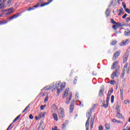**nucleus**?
Instances as JSON below:
<instances>
[{"mask_svg":"<svg viewBox=\"0 0 130 130\" xmlns=\"http://www.w3.org/2000/svg\"><path fill=\"white\" fill-rule=\"evenodd\" d=\"M116 25H117V27H121V23L118 22H116Z\"/></svg>","mask_w":130,"mask_h":130,"instance_id":"obj_31","label":"nucleus"},{"mask_svg":"<svg viewBox=\"0 0 130 130\" xmlns=\"http://www.w3.org/2000/svg\"><path fill=\"white\" fill-rule=\"evenodd\" d=\"M52 108L54 109V110H56L57 108H56V106L55 105H53Z\"/></svg>","mask_w":130,"mask_h":130,"instance_id":"obj_43","label":"nucleus"},{"mask_svg":"<svg viewBox=\"0 0 130 130\" xmlns=\"http://www.w3.org/2000/svg\"><path fill=\"white\" fill-rule=\"evenodd\" d=\"M21 16V14L20 13H16L14 14L12 16L9 18V21H11L12 20H14V19H17V18H18V17H20Z\"/></svg>","mask_w":130,"mask_h":130,"instance_id":"obj_4","label":"nucleus"},{"mask_svg":"<svg viewBox=\"0 0 130 130\" xmlns=\"http://www.w3.org/2000/svg\"><path fill=\"white\" fill-rule=\"evenodd\" d=\"M116 116L118 118H122V114L119 112L116 113Z\"/></svg>","mask_w":130,"mask_h":130,"instance_id":"obj_21","label":"nucleus"},{"mask_svg":"<svg viewBox=\"0 0 130 130\" xmlns=\"http://www.w3.org/2000/svg\"><path fill=\"white\" fill-rule=\"evenodd\" d=\"M125 36H130V33L124 34Z\"/></svg>","mask_w":130,"mask_h":130,"instance_id":"obj_58","label":"nucleus"},{"mask_svg":"<svg viewBox=\"0 0 130 130\" xmlns=\"http://www.w3.org/2000/svg\"><path fill=\"white\" fill-rule=\"evenodd\" d=\"M77 81H78V77H76L74 80L73 83L74 85H76V84H77Z\"/></svg>","mask_w":130,"mask_h":130,"instance_id":"obj_30","label":"nucleus"},{"mask_svg":"<svg viewBox=\"0 0 130 130\" xmlns=\"http://www.w3.org/2000/svg\"><path fill=\"white\" fill-rule=\"evenodd\" d=\"M128 44V40H123L120 44V46H125V45Z\"/></svg>","mask_w":130,"mask_h":130,"instance_id":"obj_9","label":"nucleus"},{"mask_svg":"<svg viewBox=\"0 0 130 130\" xmlns=\"http://www.w3.org/2000/svg\"><path fill=\"white\" fill-rule=\"evenodd\" d=\"M105 14L107 16V18L109 17V15H110V10H109V8H108L105 12Z\"/></svg>","mask_w":130,"mask_h":130,"instance_id":"obj_16","label":"nucleus"},{"mask_svg":"<svg viewBox=\"0 0 130 130\" xmlns=\"http://www.w3.org/2000/svg\"><path fill=\"white\" fill-rule=\"evenodd\" d=\"M69 124V120H67L62 125V128L63 130H66L67 124Z\"/></svg>","mask_w":130,"mask_h":130,"instance_id":"obj_12","label":"nucleus"},{"mask_svg":"<svg viewBox=\"0 0 130 130\" xmlns=\"http://www.w3.org/2000/svg\"><path fill=\"white\" fill-rule=\"evenodd\" d=\"M74 102H75V101L74 100H72L71 103L70 105L74 106Z\"/></svg>","mask_w":130,"mask_h":130,"instance_id":"obj_50","label":"nucleus"},{"mask_svg":"<svg viewBox=\"0 0 130 130\" xmlns=\"http://www.w3.org/2000/svg\"><path fill=\"white\" fill-rule=\"evenodd\" d=\"M112 121L113 122H117V120L115 119H113Z\"/></svg>","mask_w":130,"mask_h":130,"instance_id":"obj_62","label":"nucleus"},{"mask_svg":"<svg viewBox=\"0 0 130 130\" xmlns=\"http://www.w3.org/2000/svg\"><path fill=\"white\" fill-rule=\"evenodd\" d=\"M117 43V41H113L112 43H111V45H115Z\"/></svg>","mask_w":130,"mask_h":130,"instance_id":"obj_34","label":"nucleus"},{"mask_svg":"<svg viewBox=\"0 0 130 130\" xmlns=\"http://www.w3.org/2000/svg\"><path fill=\"white\" fill-rule=\"evenodd\" d=\"M125 11L127 13V14H130V10L128 8H126Z\"/></svg>","mask_w":130,"mask_h":130,"instance_id":"obj_37","label":"nucleus"},{"mask_svg":"<svg viewBox=\"0 0 130 130\" xmlns=\"http://www.w3.org/2000/svg\"><path fill=\"white\" fill-rule=\"evenodd\" d=\"M27 110H28V109L25 108L24 110L22 111V113H24V112H25V111H27Z\"/></svg>","mask_w":130,"mask_h":130,"instance_id":"obj_57","label":"nucleus"},{"mask_svg":"<svg viewBox=\"0 0 130 130\" xmlns=\"http://www.w3.org/2000/svg\"><path fill=\"white\" fill-rule=\"evenodd\" d=\"M105 126L107 129H109L110 128V124L106 123L105 124Z\"/></svg>","mask_w":130,"mask_h":130,"instance_id":"obj_29","label":"nucleus"},{"mask_svg":"<svg viewBox=\"0 0 130 130\" xmlns=\"http://www.w3.org/2000/svg\"><path fill=\"white\" fill-rule=\"evenodd\" d=\"M13 13V11H9L7 12L6 15H10V14H12Z\"/></svg>","mask_w":130,"mask_h":130,"instance_id":"obj_54","label":"nucleus"},{"mask_svg":"<svg viewBox=\"0 0 130 130\" xmlns=\"http://www.w3.org/2000/svg\"><path fill=\"white\" fill-rule=\"evenodd\" d=\"M72 97H73L72 94L71 93L69 98L66 100V104H70V101L72 100Z\"/></svg>","mask_w":130,"mask_h":130,"instance_id":"obj_14","label":"nucleus"},{"mask_svg":"<svg viewBox=\"0 0 130 130\" xmlns=\"http://www.w3.org/2000/svg\"><path fill=\"white\" fill-rule=\"evenodd\" d=\"M44 101L45 102H47L48 101V96H46Z\"/></svg>","mask_w":130,"mask_h":130,"instance_id":"obj_46","label":"nucleus"},{"mask_svg":"<svg viewBox=\"0 0 130 130\" xmlns=\"http://www.w3.org/2000/svg\"><path fill=\"white\" fill-rule=\"evenodd\" d=\"M124 104H128V103H129V101L125 100L124 101Z\"/></svg>","mask_w":130,"mask_h":130,"instance_id":"obj_48","label":"nucleus"},{"mask_svg":"<svg viewBox=\"0 0 130 130\" xmlns=\"http://www.w3.org/2000/svg\"><path fill=\"white\" fill-rule=\"evenodd\" d=\"M118 63V61L117 60L113 62V65L111 67V70H114V69H115L116 68V67H117Z\"/></svg>","mask_w":130,"mask_h":130,"instance_id":"obj_11","label":"nucleus"},{"mask_svg":"<svg viewBox=\"0 0 130 130\" xmlns=\"http://www.w3.org/2000/svg\"><path fill=\"white\" fill-rule=\"evenodd\" d=\"M39 5H40V3H38L37 5H36L35 6H34V8H38V7H39Z\"/></svg>","mask_w":130,"mask_h":130,"instance_id":"obj_41","label":"nucleus"},{"mask_svg":"<svg viewBox=\"0 0 130 130\" xmlns=\"http://www.w3.org/2000/svg\"><path fill=\"white\" fill-rule=\"evenodd\" d=\"M120 97L122 99H123V89H120Z\"/></svg>","mask_w":130,"mask_h":130,"instance_id":"obj_22","label":"nucleus"},{"mask_svg":"<svg viewBox=\"0 0 130 130\" xmlns=\"http://www.w3.org/2000/svg\"><path fill=\"white\" fill-rule=\"evenodd\" d=\"M125 74V70L123 69L122 73L121 74V79H123V77H124V74Z\"/></svg>","mask_w":130,"mask_h":130,"instance_id":"obj_27","label":"nucleus"},{"mask_svg":"<svg viewBox=\"0 0 130 130\" xmlns=\"http://www.w3.org/2000/svg\"><path fill=\"white\" fill-rule=\"evenodd\" d=\"M44 90H46V91H48L49 90H50L51 89V86H47L44 88Z\"/></svg>","mask_w":130,"mask_h":130,"instance_id":"obj_25","label":"nucleus"},{"mask_svg":"<svg viewBox=\"0 0 130 130\" xmlns=\"http://www.w3.org/2000/svg\"><path fill=\"white\" fill-rule=\"evenodd\" d=\"M116 108H119V105H117L116 106Z\"/></svg>","mask_w":130,"mask_h":130,"instance_id":"obj_64","label":"nucleus"},{"mask_svg":"<svg viewBox=\"0 0 130 130\" xmlns=\"http://www.w3.org/2000/svg\"><path fill=\"white\" fill-rule=\"evenodd\" d=\"M35 7H34V6H32V7H30L28 9L27 11L28 12H30V11H33V10H35Z\"/></svg>","mask_w":130,"mask_h":130,"instance_id":"obj_33","label":"nucleus"},{"mask_svg":"<svg viewBox=\"0 0 130 130\" xmlns=\"http://www.w3.org/2000/svg\"><path fill=\"white\" fill-rule=\"evenodd\" d=\"M128 66V63H126L123 69H124L126 72V74H129L130 67Z\"/></svg>","mask_w":130,"mask_h":130,"instance_id":"obj_6","label":"nucleus"},{"mask_svg":"<svg viewBox=\"0 0 130 130\" xmlns=\"http://www.w3.org/2000/svg\"><path fill=\"white\" fill-rule=\"evenodd\" d=\"M39 3L40 4H42L43 3H44V0H39Z\"/></svg>","mask_w":130,"mask_h":130,"instance_id":"obj_60","label":"nucleus"},{"mask_svg":"<svg viewBox=\"0 0 130 130\" xmlns=\"http://www.w3.org/2000/svg\"><path fill=\"white\" fill-rule=\"evenodd\" d=\"M40 109L41 110H44V106H43V105H41L40 107Z\"/></svg>","mask_w":130,"mask_h":130,"instance_id":"obj_51","label":"nucleus"},{"mask_svg":"<svg viewBox=\"0 0 130 130\" xmlns=\"http://www.w3.org/2000/svg\"><path fill=\"white\" fill-rule=\"evenodd\" d=\"M58 115L59 118H63V117H64V109L63 108H60L59 109Z\"/></svg>","mask_w":130,"mask_h":130,"instance_id":"obj_2","label":"nucleus"},{"mask_svg":"<svg viewBox=\"0 0 130 130\" xmlns=\"http://www.w3.org/2000/svg\"><path fill=\"white\" fill-rule=\"evenodd\" d=\"M117 123H120V124H122V121H120V120H117Z\"/></svg>","mask_w":130,"mask_h":130,"instance_id":"obj_55","label":"nucleus"},{"mask_svg":"<svg viewBox=\"0 0 130 130\" xmlns=\"http://www.w3.org/2000/svg\"><path fill=\"white\" fill-rule=\"evenodd\" d=\"M114 102V95H112L111 98V103H113Z\"/></svg>","mask_w":130,"mask_h":130,"instance_id":"obj_32","label":"nucleus"},{"mask_svg":"<svg viewBox=\"0 0 130 130\" xmlns=\"http://www.w3.org/2000/svg\"><path fill=\"white\" fill-rule=\"evenodd\" d=\"M128 58V52H126V53H125L123 57V63H125V62L127 61Z\"/></svg>","mask_w":130,"mask_h":130,"instance_id":"obj_7","label":"nucleus"},{"mask_svg":"<svg viewBox=\"0 0 130 130\" xmlns=\"http://www.w3.org/2000/svg\"><path fill=\"white\" fill-rule=\"evenodd\" d=\"M111 23L112 24H116V22H115V21H114V19H111Z\"/></svg>","mask_w":130,"mask_h":130,"instance_id":"obj_35","label":"nucleus"},{"mask_svg":"<svg viewBox=\"0 0 130 130\" xmlns=\"http://www.w3.org/2000/svg\"><path fill=\"white\" fill-rule=\"evenodd\" d=\"M55 88L54 89L57 90V94L59 95V93H60V92H62L63 90H64V88H66V83L64 82L61 84V82L57 81L55 83Z\"/></svg>","mask_w":130,"mask_h":130,"instance_id":"obj_1","label":"nucleus"},{"mask_svg":"<svg viewBox=\"0 0 130 130\" xmlns=\"http://www.w3.org/2000/svg\"><path fill=\"white\" fill-rule=\"evenodd\" d=\"M119 54H120V51H118L115 53L113 57V60H115V59H117L118 56H119Z\"/></svg>","mask_w":130,"mask_h":130,"instance_id":"obj_5","label":"nucleus"},{"mask_svg":"<svg viewBox=\"0 0 130 130\" xmlns=\"http://www.w3.org/2000/svg\"><path fill=\"white\" fill-rule=\"evenodd\" d=\"M90 123V120H87L85 124V127L86 130H89V123Z\"/></svg>","mask_w":130,"mask_h":130,"instance_id":"obj_17","label":"nucleus"},{"mask_svg":"<svg viewBox=\"0 0 130 130\" xmlns=\"http://www.w3.org/2000/svg\"><path fill=\"white\" fill-rule=\"evenodd\" d=\"M6 24H8V21H0V26L2 25H6Z\"/></svg>","mask_w":130,"mask_h":130,"instance_id":"obj_19","label":"nucleus"},{"mask_svg":"<svg viewBox=\"0 0 130 130\" xmlns=\"http://www.w3.org/2000/svg\"><path fill=\"white\" fill-rule=\"evenodd\" d=\"M99 130H103V126H102V125H100L99 126Z\"/></svg>","mask_w":130,"mask_h":130,"instance_id":"obj_40","label":"nucleus"},{"mask_svg":"<svg viewBox=\"0 0 130 130\" xmlns=\"http://www.w3.org/2000/svg\"><path fill=\"white\" fill-rule=\"evenodd\" d=\"M127 16V14H125L123 16H122V19H125L126 18V16Z\"/></svg>","mask_w":130,"mask_h":130,"instance_id":"obj_52","label":"nucleus"},{"mask_svg":"<svg viewBox=\"0 0 130 130\" xmlns=\"http://www.w3.org/2000/svg\"><path fill=\"white\" fill-rule=\"evenodd\" d=\"M48 3H45L44 4H42L40 7H45V6H47V5H49L50 3H52L53 0H48Z\"/></svg>","mask_w":130,"mask_h":130,"instance_id":"obj_13","label":"nucleus"},{"mask_svg":"<svg viewBox=\"0 0 130 130\" xmlns=\"http://www.w3.org/2000/svg\"><path fill=\"white\" fill-rule=\"evenodd\" d=\"M110 99V98L107 97L106 102L107 104H108Z\"/></svg>","mask_w":130,"mask_h":130,"instance_id":"obj_45","label":"nucleus"},{"mask_svg":"<svg viewBox=\"0 0 130 130\" xmlns=\"http://www.w3.org/2000/svg\"><path fill=\"white\" fill-rule=\"evenodd\" d=\"M45 114H46V112L41 113L40 114H39V115H38L39 118L44 117V116H45Z\"/></svg>","mask_w":130,"mask_h":130,"instance_id":"obj_15","label":"nucleus"},{"mask_svg":"<svg viewBox=\"0 0 130 130\" xmlns=\"http://www.w3.org/2000/svg\"><path fill=\"white\" fill-rule=\"evenodd\" d=\"M94 119H95V116H93L91 117L90 123H91L92 124H94Z\"/></svg>","mask_w":130,"mask_h":130,"instance_id":"obj_28","label":"nucleus"},{"mask_svg":"<svg viewBox=\"0 0 130 130\" xmlns=\"http://www.w3.org/2000/svg\"><path fill=\"white\" fill-rule=\"evenodd\" d=\"M92 75L93 76H96V75H97V73H96V72H92Z\"/></svg>","mask_w":130,"mask_h":130,"instance_id":"obj_61","label":"nucleus"},{"mask_svg":"<svg viewBox=\"0 0 130 130\" xmlns=\"http://www.w3.org/2000/svg\"><path fill=\"white\" fill-rule=\"evenodd\" d=\"M52 116L55 120H58V118L57 117V115L56 114H53Z\"/></svg>","mask_w":130,"mask_h":130,"instance_id":"obj_20","label":"nucleus"},{"mask_svg":"<svg viewBox=\"0 0 130 130\" xmlns=\"http://www.w3.org/2000/svg\"><path fill=\"white\" fill-rule=\"evenodd\" d=\"M112 28H113V29H114V30H116V29H117V28H118V27H117V26L116 24V25H113Z\"/></svg>","mask_w":130,"mask_h":130,"instance_id":"obj_36","label":"nucleus"},{"mask_svg":"<svg viewBox=\"0 0 130 130\" xmlns=\"http://www.w3.org/2000/svg\"><path fill=\"white\" fill-rule=\"evenodd\" d=\"M119 71V68L118 67L115 70V71L113 72V73L111 75V79H114V77H116V78H118V74L117 72Z\"/></svg>","mask_w":130,"mask_h":130,"instance_id":"obj_3","label":"nucleus"},{"mask_svg":"<svg viewBox=\"0 0 130 130\" xmlns=\"http://www.w3.org/2000/svg\"><path fill=\"white\" fill-rule=\"evenodd\" d=\"M80 102L79 105H80V107H82V106H84V105H83V104H82V103L81 102Z\"/></svg>","mask_w":130,"mask_h":130,"instance_id":"obj_63","label":"nucleus"},{"mask_svg":"<svg viewBox=\"0 0 130 130\" xmlns=\"http://www.w3.org/2000/svg\"><path fill=\"white\" fill-rule=\"evenodd\" d=\"M110 96H111V93L108 92L107 97L110 98Z\"/></svg>","mask_w":130,"mask_h":130,"instance_id":"obj_53","label":"nucleus"},{"mask_svg":"<svg viewBox=\"0 0 130 130\" xmlns=\"http://www.w3.org/2000/svg\"><path fill=\"white\" fill-rule=\"evenodd\" d=\"M122 5L124 10H125V9H126V5L124 4V2H122Z\"/></svg>","mask_w":130,"mask_h":130,"instance_id":"obj_39","label":"nucleus"},{"mask_svg":"<svg viewBox=\"0 0 130 130\" xmlns=\"http://www.w3.org/2000/svg\"><path fill=\"white\" fill-rule=\"evenodd\" d=\"M101 88V89L99 91V96L100 97H102V96H103V93L104 92V90L105 88H104V85H102Z\"/></svg>","mask_w":130,"mask_h":130,"instance_id":"obj_8","label":"nucleus"},{"mask_svg":"<svg viewBox=\"0 0 130 130\" xmlns=\"http://www.w3.org/2000/svg\"><path fill=\"white\" fill-rule=\"evenodd\" d=\"M6 6H5V4L4 3L0 4V8L1 9L3 8H5Z\"/></svg>","mask_w":130,"mask_h":130,"instance_id":"obj_38","label":"nucleus"},{"mask_svg":"<svg viewBox=\"0 0 130 130\" xmlns=\"http://www.w3.org/2000/svg\"><path fill=\"white\" fill-rule=\"evenodd\" d=\"M74 102H75V101L74 100H72L71 103L70 105L74 106Z\"/></svg>","mask_w":130,"mask_h":130,"instance_id":"obj_49","label":"nucleus"},{"mask_svg":"<svg viewBox=\"0 0 130 130\" xmlns=\"http://www.w3.org/2000/svg\"><path fill=\"white\" fill-rule=\"evenodd\" d=\"M20 117H21V115H19L17 117H16V118L13 120V122H16V121H17L19 118H20Z\"/></svg>","mask_w":130,"mask_h":130,"instance_id":"obj_26","label":"nucleus"},{"mask_svg":"<svg viewBox=\"0 0 130 130\" xmlns=\"http://www.w3.org/2000/svg\"><path fill=\"white\" fill-rule=\"evenodd\" d=\"M69 91H70V89L69 88H67L66 89L65 92L64 93L63 98H64L65 96H68V95L69 94Z\"/></svg>","mask_w":130,"mask_h":130,"instance_id":"obj_18","label":"nucleus"},{"mask_svg":"<svg viewBox=\"0 0 130 130\" xmlns=\"http://www.w3.org/2000/svg\"><path fill=\"white\" fill-rule=\"evenodd\" d=\"M116 109L117 110V112H120V109H119V108H116Z\"/></svg>","mask_w":130,"mask_h":130,"instance_id":"obj_56","label":"nucleus"},{"mask_svg":"<svg viewBox=\"0 0 130 130\" xmlns=\"http://www.w3.org/2000/svg\"><path fill=\"white\" fill-rule=\"evenodd\" d=\"M93 108L89 111L88 113L86 114V117L88 118L87 120H90V118H91V115H92V110H93Z\"/></svg>","mask_w":130,"mask_h":130,"instance_id":"obj_10","label":"nucleus"},{"mask_svg":"<svg viewBox=\"0 0 130 130\" xmlns=\"http://www.w3.org/2000/svg\"><path fill=\"white\" fill-rule=\"evenodd\" d=\"M12 4V0H8L7 3V7H11V4Z\"/></svg>","mask_w":130,"mask_h":130,"instance_id":"obj_24","label":"nucleus"},{"mask_svg":"<svg viewBox=\"0 0 130 130\" xmlns=\"http://www.w3.org/2000/svg\"><path fill=\"white\" fill-rule=\"evenodd\" d=\"M109 93H113V89L111 88V90H109Z\"/></svg>","mask_w":130,"mask_h":130,"instance_id":"obj_59","label":"nucleus"},{"mask_svg":"<svg viewBox=\"0 0 130 130\" xmlns=\"http://www.w3.org/2000/svg\"><path fill=\"white\" fill-rule=\"evenodd\" d=\"M29 117L30 119H33V118H34V117L33 116V115H32V114L29 115Z\"/></svg>","mask_w":130,"mask_h":130,"instance_id":"obj_47","label":"nucleus"},{"mask_svg":"<svg viewBox=\"0 0 130 130\" xmlns=\"http://www.w3.org/2000/svg\"><path fill=\"white\" fill-rule=\"evenodd\" d=\"M103 107H105V108H107L108 107V104L107 103V104H103Z\"/></svg>","mask_w":130,"mask_h":130,"instance_id":"obj_42","label":"nucleus"},{"mask_svg":"<svg viewBox=\"0 0 130 130\" xmlns=\"http://www.w3.org/2000/svg\"><path fill=\"white\" fill-rule=\"evenodd\" d=\"M73 111H74V106L70 105V113H72L73 112Z\"/></svg>","mask_w":130,"mask_h":130,"instance_id":"obj_23","label":"nucleus"},{"mask_svg":"<svg viewBox=\"0 0 130 130\" xmlns=\"http://www.w3.org/2000/svg\"><path fill=\"white\" fill-rule=\"evenodd\" d=\"M114 83H115V81H114V80H111V81H110V84H111V85H114Z\"/></svg>","mask_w":130,"mask_h":130,"instance_id":"obj_44","label":"nucleus"}]
</instances>
